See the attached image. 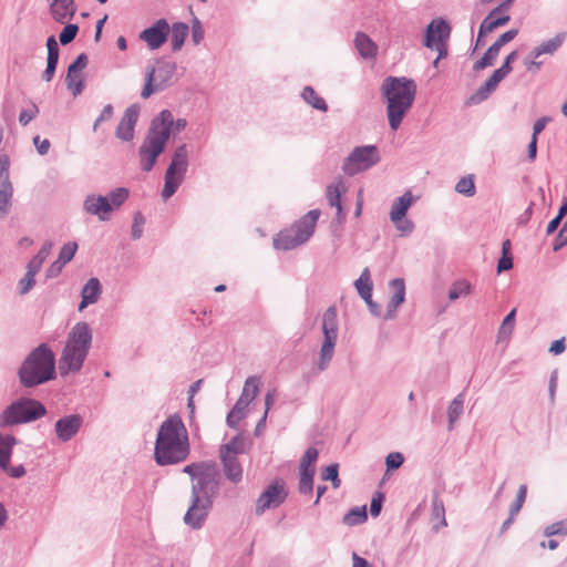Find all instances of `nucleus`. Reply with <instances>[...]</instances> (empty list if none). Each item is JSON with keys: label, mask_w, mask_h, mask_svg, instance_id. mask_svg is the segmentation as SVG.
<instances>
[{"label": "nucleus", "mask_w": 567, "mask_h": 567, "mask_svg": "<svg viewBox=\"0 0 567 567\" xmlns=\"http://www.w3.org/2000/svg\"><path fill=\"white\" fill-rule=\"evenodd\" d=\"M47 414L45 406L38 400L20 398L9 404L0 414V427L37 421Z\"/></svg>", "instance_id": "obj_6"}, {"label": "nucleus", "mask_w": 567, "mask_h": 567, "mask_svg": "<svg viewBox=\"0 0 567 567\" xmlns=\"http://www.w3.org/2000/svg\"><path fill=\"white\" fill-rule=\"evenodd\" d=\"M53 247V244L51 241H45L38 254L29 261L27 269H30L34 272H39L43 262L49 257L51 249Z\"/></svg>", "instance_id": "obj_36"}, {"label": "nucleus", "mask_w": 567, "mask_h": 567, "mask_svg": "<svg viewBox=\"0 0 567 567\" xmlns=\"http://www.w3.org/2000/svg\"><path fill=\"white\" fill-rule=\"evenodd\" d=\"M192 39L195 44H198L203 38H204V30L202 28V24L197 18L193 20V27H192Z\"/></svg>", "instance_id": "obj_63"}, {"label": "nucleus", "mask_w": 567, "mask_h": 567, "mask_svg": "<svg viewBox=\"0 0 567 567\" xmlns=\"http://www.w3.org/2000/svg\"><path fill=\"white\" fill-rule=\"evenodd\" d=\"M65 81L68 89L73 93V95H78L82 92L83 79L81 72H78L76 70L71 72V68H69Z\"/></svg>", "instance_id": "obj_41"}, {"label": "nucleus", "mask_w": 567, "mask_h": 567, "mask_svg": "<svg viewBox=\"0 0 567 567\" xmlns=\"http://www.w3.org/2000/svg\"><path fill=\"white\" fill-rule=\"evenodd\" d=\"M432 515L440 519L443 526H446L444 503L439 496L432 498Z\"/></svg>", "instance_id": "obj_54"}, {"label": "nucleus", "mask_w": 567, "mask_h": 567, "mask_svg": "<svg viewBox=\"0 0 567 567\" xmlns=\"http://www.w3.org/2000/svg\"><path fill=\"white\" fill-rule=\"evenodd\" d=\"M544 535L547 537H551L555 535H567V519L556 522L547 526L544 530Z\"/></svg>", "instance_id": "obj_57"}, {"label": "nucleus", "mask_w": 567, "mask_h": 567, "mask_svg": "<svg viewBox=\"0 0 567 567\" xmlns=\"http://www.w3.org/2000/svg\"><path fill=\"white\" fill-rule=\"evenodd\" d=\"M128 197V190L124 187L112 190L107 196H89L84 202V209L91 215H96L100 220H109L110 214L117 209Z\"/></svg>", "instance_id": "obj_8"}, {"label": "nucleus", "mask_w": 567, "mask_h": 567, "mask_svg": "<svg viewBox=\"0 0 567 567\" xmlns=\"http://www.w3.org/2000/svg\"><path fill=\"white\" fill-rule=\"evenodd\" d=\"M471 293V284L467 280H458L454 282L449 291V299L454 301L460 297Z\"/></svg>", "instance_id": "obj_44"}, {"label": "nucleus", "mask_w": 567, "mask_h": 567, "mask_svg": "<svg viewBox=\"0 0 567 567\" xmlns=\"http://www.w3.org/2000/svg\"><path fill=\"white\" fill-rule=\"evenodd\" d=\"M92 340L91 331L86 323H78L73 327L66 346L68 354H85Z\"/></svg>", "instance_id": "obj_15"}, {"label": "nucleus", "mask_w": 567, "mask_h": 567, "mask_svg": "<svg viewBox=\"0 0 567 567\" xmlns=\"http://www.w3.org/2000/svg\"><path fill=\"white\" fill-rule=\"evenodd\" d=\"M354 44L363 58H373L377 53V45L368 35L363 33H358L355 35Z\"/></svg>", "instance_id": "obj_31"}, {"label": "nucleus", "mask_w": 567, "mask_h": 567, "mask_svg": "<svg viewBox=\"0 0 567 567\" xmlns=\"http://www.w3.org/2000/svg\"><path fill=\"white\" fill-rule=\"evenodd\" d=\"M404 462V457L400 452H392L385 457V465L389 471L398 470Z\"/></svg>", "instance_id": "obj_60"}, {"label": "nucleus", "mask_w": 567, "mask_h": 567, "mask_svg": "<svg viewBox=\"0 0 567 567\" xmlns=\"http://www.w3.org/2000/svg\"><path fill=\"white\" fill-rule=\"evenodd\" d=\"M39 114V109L35 104L32 105L30 110H24L19 115V122L21 125L25 126L29 124L37 115Z\"/></svg>", "instance_id": "obj_62"}, {"label": "nucleus", "mask_w": 567, "mask_h": 567, "mask_svg": "<svg viewBox=\"0 0 567 567\" xmlns=\"http://www.w3.org/2000/svg\"><path fill=\"white\" fill-rule=\"evenodd\" d=\"M210 461L194 462L183 468V473L188 474L192 478V484L197 480L199 473L209 464Z\"/></svg>", "instance_id": "obj_52"}, {"label": "nucleus", "mask_w": 567, "mask_h": 567, "mask_svg": "<svg viewBox=\"0 0 567 567\" xmlns=\"http://www.w3.org/2000/svg\"><path fill=\"white\" fill-rule=\"evenodd\" d=\"M515 316L516 308L512 309V311L504 318L498 330L499 338H508L513 333L515 327Z\"/></svg>", "instance_id": "obj_47"}, {"label": "nucleus", "mask_w": 567, "mask_h": 567, "mask_svg": "<svg viewBox=\"0 0 567 567\" xmlns=\"http://www.w3.org/2000/svg\"><path fill=\"white\" fill-rule=\"evenodd\" d=\"M85 357H61L59 361V371L61 375H66L70 372L79 371Z\"/></svg>", "instance_id": "obj_35"}, {"label": "nucleus", "mask_w": 567, "mask_h": 567, "mask_svg": "<svg viewBox=\"0 0 567 567\" xmlns=\"http://www.w3.org/2000/svg\"><path fill=\"white\" fill-rule=\"evenodd\" d=\"M497 85L498 83H496V81L489 76L487 81L476 91L472 99L476 102L484 101L492 92L496 90Z\"/></svg>", "instance_id": "obj_48"}, {"label": "nucleus", "mask_w": 567, "mask_h": 567, "mask_svg": "<svg viewBox=\"0 0 567 567\" xmlns=\"http://www.w3.org/2000/svg\"><path fill=\"white\" fill-rule=\"evenodd\" d=\"M302 97L313 109L322 112H326L328 109L326 101L311 86H306L303 89Z\"/></svg>", "instance_id": "obj_38"}, {"label": "nucleus", "mask_w": 567, "mask_h": 567, "mask_svg": "<svg viewBox=\"0 0 567 567\" xmlns=\"http://www.w3.org/2000/svg\"><path fill=\"white\" fill-rule=\"evenodd\" d=\"M368 519L367 506H357L351 508L342 518V523L347 526H357L363 524Z\"/></svg>", "instance_id": "obj_34"}, {"label": "nucleus", "mask_w": 567, "mask_h": 567, "mask_svg": "<svg viewBox=\"0 0 567 567\" xmlns=\"http://www.w3.org/2000/svg\"><path fill=\"white\" fill-rule=\"evenodd\" d=\"M346 192L344 183L341 179L332 182L326 190L327 199L330 206L336 207L338 213H341L340 196Z\"/></svg>", "instance_id": "obj_29"}, {"label": "nucleus", "mask_w": 567, "mask_h": 567, "mask_svg": "<svg viewBox=\"0 0 567 567\" xmlns=\"http://www.w3.org/2000/svg\"><path fill=\"white\" fill-rule=\"evenodd\" d=\"M391 285L394 289V293L391 297L390 307L396 309L404 301L405 286L403 279H394Z\"/></svg>", "instance_id": "obj_42"}, {"label": "nucleus", "mask_w": 567, "mask_h": 567, "mask_svg": "<svg viewBox=\"0 0 567 567\" xmlns=\"http://www.w3.org/2000/svg\"><path fill=\"white\" fill-rule=\"evenodd\" d=\"M318 455H319V453H318L317 449H315V447L307 449V451L305 452V454L300 461L299 470H301V471L315 470L313 467H311V464L316 463Z\"/></svg>", "instance_id": "obj_53"}, {"label": "nucleus", "mask_w": 567, "mask_h": 567, "mask_svg": "<svg viewBox=\"0 0 567 567\" xmlns=\"http://www.w3.org/2000/svg\"><path fill=\"white\" fill-rule=\"evenodd\" d=\"M323 481H330L333 488H338L341 484L339 478V465L337 463L330 464L321 474Z\"/></svg>", "instance_id": "obj_49"}, {"label": "nucleus", "mask_w": 567, "mask_h": 567, "mask_svg": "<svg viewBox=\"0 0 567 567\" xmlns=\"http://www.w3.org/2000/svg\"><path fill=\"white\" fill-rule=\"evenodd\" d=\"M100 295H101V284H100L99 279L91 278L82 289V292H81L82 301L79 306V310L82 311L89 305L96 302Z\"/></svg>", "instance_id": "obj_23"}, {"label": "nucleus", "mask_w": 567, "mask_h": 567, "mask_svg": "<svg viewBox=\"0 0 567 567\" xmlns=\"http://www.w3.org/2000/svg\"><path fill=\"white\" fill-rule=\"evenodd\" d=\"M320 210L312 209L301 219L278 233L274 247L278 250H291L306 243L313 234Z\"/></svg>", "instance_id": "obj_5"}, {"label": "nucleus", "mask_w": 567, "mask_h": 567, "mask_svg": "<svg viewBox=\"0 0 567 567\" xmlns=\"http://www.w3.org/2000/svg\"><path fill=\"white\" fill-rule=\"evenodd\" d=\"M464 410V395L457 394L450 403L447 409L449 430H453L454 424L458 421Z\"/></svg>", "instance_id": "obj_30"}, {"label": "nucleus", "mask_w": 567, "mask_h": 567, "mask_svg": "<svg viewBox=\"0 0 567 567\" xmlns=\"http://www.w3.org/2000/svg\"><path fill=\"white\" fill-rule=\"evenodd\" d=\"M175 66L169 63H159L150 68L145 74V84L141 92L143 99H148L154 92L163 90L171 82Z\"/></svg>", "instance_id": "obj_11"}, {"label": "nucleus", "mask_w": 567, "mask_h": 567, "mask_svg": "<svg viewBox=\"0 0 567 567\" xmlns=\"http://www.w3.org/2000/svg\"><path fill=\"white\" fill-rule=\"evenodd\" d=\"M169 25L166 20H157L151 28L141 32L140 38L151 50L158 49L167 39Z\"/></svg>", "instance_id": "obj_17"}, {"label": "nucleus", "mask_w": 567, "mask_h": 567, "mask_svg": "<svg viewBox=\"0 0 567 567\" xmlns=\"http://www.w3.org/2000/svg\"><path fill=\"white\" fill-rule=\"evenodd\" d=\"M18 440L11 434L0 433V468L3 471L9 470L10 460L12 456L13 446Z\"/></svg>", "instance_id": "obj_24"}, {"label": "nucleus", "mask_w": 567, "mask_h": 567, "mask_svg": "<svg viewBox=\"0 0 567 567\" xmlns=\"http://www.w3.org/2000/svg\"><path fill=\"white\" fill-rule=\"evenodd\" d=\"M450 25L441 19L433 20L426 29L425 45L439 52L434 66L437 65L440 59L445 58L447 54L446 40L450 37Z\"/></svg>", "instance_id": "obj_12"}, {"label": "nucleus", "mask_w": 567, "mask_h": 567, "mask_svg": "<svg viewBox=\"0 0 567 567\" xmlns=\"http://www.w3.org/2000/svg\"><path fill=\"white\" fill-rule=\"evenodd\" d=\"M223 472L225 477L233 484H238L243 481V466L238 456L219 455Z\"/></svg>", "instance_id": "obj_20"}, {"label": "nucleus", "mask_w": 567, "mask_h": 567, "mask_svg": "<svg viewBox=\"0 0 567 567\" xmlns=\"http://www.w3.org/2000/svg\"><path fill=\"white\" fill-rule=\"evenodd\" d=\"M53 247V244L51 241H45L38 254L29 261L27 269H30L34 272H39L43 262L49 257L51 249Z\"/></svg>", "instance_id": "obj_37"}, {"label": "nucleus", "mask_w": 567, "mask_h": 567, "mask_svg": "<svg viewBox=\"0 0 567 567\" xmlns=\"http://www.w3.org/2000/svg\"><path fill=\"white\" fill-rule=\"evenodd\" d=\"M48 48V63L47 69L43 72V79L47 82H50L53 79L58 60H59V47L55 38L53 35L49 37L47 40Z\"/></svg>", "instance_id": "obj_22"}, {"label": "nucleus", "mask_w": 567, "mask_h": 567, "mask_svg": "<svg viewBox=\"0 0 567 567\" xmlns=\"http://www.w3.org/2000/svg\"><path fill=\"white\" fill-rule=\"evenodd\" d=\"M140 115V109L132 105L126 109L116 128V136L123 141H131L134 136V127Z\"/></svg>", "instance_id": "obj_19"}, {"label": "nucleus", "mask_w": 567, "mask_h": 567, "mask_svg": "<svg viewBox=\"0 0 567 567\" xmlns=\"http://www.w3.org/2000/svg\"><path fill=\"white\" fill-rule=\"evenodd\" d=\"M145 220L141 213H136L134 215L133 225H132V237L133 239H138L143 233V225Z\"/></svg>", "instance_id": "obj_61"}, {"label": "nucleus", "mask_w": 567, "mask_h": 567, "mask_svg": "<svg viewBox=\"0 0 567 567\" xmlns=\"http://www.w3.org/2000/svg\"><path fill=\"white\" fill-rule=\"evenodd\" d=\"M79 31V27L76 24H66L60 33V42L65 45L74 40Z\"/></svg>", "instance_id": "obj_55"}, {"label": "nucleus", "mask_w": 567, "mask_h": 567, "mask_svg": "<svg viewBox=\"0 0 567 567\" xmlns=\"http://www.w3.org/2000/svg\"><path fill=\"white\" fill-rule=\"evenodd\" d=\"M355 288H357L359 295L365 300V302L373 310V305H372V300H371L372 282H371V278H370V271L368 268L363 269L359 279L355 280Z\"/></svg>", "instance_id": "obj_27"}, {"label": "nucleus", "mask_w": 567, "mask_h": 567, "mask_svg": "<svg viewBox=\"0 0 567 567\" xmlns=\"http://www.w3.org/2000/svg\"><path fill=\"white\" fill-rule=\"evenodd\" d=\"M315 470H300L298 491L302 495H309L313 491Z\"/></svg>", "instance_id": "obj_40"}, {"label": "nucleus", "mask_w": 567, "mask_h": 567, "mask_svg": "<svg viewBox=\"0 0 567 567\" xmlns=\"http://www.w3.org/2000/svg\"><path fill=\"white\" fill-rule=\"evenodd\" d=\"M310 361L302 363V378L309 382L316 378L321 371L326 370L331 361L332 357H309Z\"/></svg>", "instance_id": "obj_21"}, {"label": "nucleus", "mask_w": 567, "mask_h": 567, "mask_svg": "<svg viewBox=\"0 0 567 567\" xmlns=\"http://www.w3.org/2000/svg\"><path fill=\"white\" fill-rule=\"evenodd\" d=\"M12 193L10 181L0 182V218L7 216L10 210Z\"/></svg>", "instance_id": "obj_32"}, {"label": "nucleus", "mask_w": 567, "mask_h": 567, "mask_svg": "<svg viewBox=\"0 0 567 567\" xmlns=\"http://www.w3.org/2000/svg\"><path fill=\"white\" fill-rule=\"evenodd\" d=\"M379 162V153L375 146L355 147L343 164V171L348 175L363 172Z\"/></svg>", "instance_id": "obj_10"}, {"label": "nucleus", "mask_w": 567, "mask_h": 567, "mask_svg": "<svg viewBox=\"0 0 567 567\" xmlns=\"http://www.w3.org/2000/svg\"><path fill=\"white\" fill-rule=\"evenodd\" d=\"M190 453L187 430L179 415H169L159 426L154 447V460L159 466L178 464Z\"/></svg>", "instance_id": "obj_2"}, {"label": "nucleus", "mask_w": 567, "mask_h": 567, "mask_svg": "<svg viewBox=\"0 0 567 567\" xmlns=\"http://www.w3.org/2000/svg\"><path fill=\"white\" fill-rule=\"evenodd\" d=\"M323 342L320 354H330L338 339V313L334 307H329L322 316Z\"/></svg>", "instance_id": "obj_14"}, {"label": "nucleus", "mask_w": 567, "mask_h": 567, "mask_svg": "<svg viewBox=\"0 0 567 567\" xmlns=\"http://www.w3.org/2000/svg\"><path fill=\"white\" fill-rule=\"evenodd\" d=\"M76 249H78L76 243L65 244L61 248L58 259L66 265L69 261H71L73 259V257L76 252Z\"/></svg>", "instance_id": "obj_56"}, {"label": "nucleus", "mask_w": 567, "mask_h": 567, "mask_svg": "<svg viewBox=\"0 0 567 567\" xmlns=\"http://www.w3.org/2000/svg\"><path fill=\"white\" fill-rule=\"evenodd\" d=\"M244 452V440L237 435L219 447V455L237 456Z\"/></svg>", "instance_id": "obj_39"}, {"label": "nucleus", "mask_w": 567, "mask_h": 567, "mask_svg": "<svg viewBox=\"0 0 567 567\" xmlns=\"http://www.w3.org/2000/svg\"><path fill=\"white\" fill-rule=\"evenodd\" d=\"M381 92L386 100L389 124L395 131L413 104L416 85L413 80L404 76H388L381 85Z\"/></svg>", "instance_id": "obj_3"}, {"label": "nucleus", "mask_w": 567, "mask_h": 567, "mask_svg": "<svg viewBox=\"0 0 567 567\" xmlns=\"http://www.w3.org/2000/svg\"><path fill=\"white\" fill-rule=\"evenodd\" d=\"M498 53H499V49L497 48V45L492 44L488 48V50L484 53L482 59L478 60L474 64V70L478 71V70H483L487 66H491L494 63V61L496 60Z\"/></svg>", "instance_id": "obj_45"}, {"label": "nucleus", "mask_w": 567, "mask_h": 567, "mask_svg": "<svg viewBox=\"0 0 567 567\" xmlns=\"http://www.w3.org/2000/svg\"><path fill=\"white\" fill-rule=\"evenodd\" d=\"M561 42L563 40L556 37L542 43L534 49L535 59H538L542 54H553L561 45Z\"/></svg>", "instance_id": "obj_46"}, {"label": "nucleus", "mask_w": 567, "mask_h": 567, "mask_svg": "<svg viewBox=\"0 0 567 567\" xmlns=\"http://www.w3.org/2000/svg\"><path fill=\"white\" fill-rule=\"evenodd\" d=\"M187 167V150L185 145L177 147L173 156L172 163L165 173V185L162 192L163 198L166 200L177 190Z\"/></svg>", "instance_id": "obj_9"}, {"label": "nucleus", "mask_w": 567, "mask_h": 567, "mask_svg": "<svg viewBox=\"0 0 567 567\" xmlns=\"http://www.w3.org/2000/svg\"><path fill=\"white\" fill-rule=\"evenodd\" d=\"M50 13L54 21L63 24L70 21L75 12L76 4L74 0H48Z\"/></svg>", "instance_id": "obj_18"}, {"label": "nucleus", "mask_w": 567, "mask_h": 567, "mask_svg": "<svg viewBox=\"0 0 567 567\" xmlns=\"http://www.w3.org/2000/svg\"><path fill=\"white\" fill-rule=\"evenodd\" d=\"M455 190L462 195H465V196H473L475 194V184H474V179L472 176H465V177H462L456 186H455Z\"/></svg>", "instance_id": "obj_50"}, {"label": "nucleus", "mask_w": 567, "mask_h": 567, "mask_svg": "<svg viewBox=\"0 0 567 567\" xmlns=\"http://www.w3.org/2000/svg\"><path fill=\"white\" fill-rule=\"evenodd\" d=\"M496 13L497 11L493 9L483 20L478 30L477 42H480L484 35L493 32L496 28L505 25L511 19L508 14H503L502 18H496Z\"/></svg>", "instance_id": "obj_25"}, {"label": "nucleus", "mask_w": 567, "mask_h": 567, "mask_svg": "<svg viewBox=\"0 0 567 567\" xmlns=\"http://www.w3.org/2000/svg\"><path fill=\"white\" fill-rule=\"evenodd\" d=\"M35 275H37V272H34V271H32L30 269H27L25 276L19 282V288H20V293L21 295H24L30 289H32V287L35 284V279H34Z\"/></svg>", "instance_id": "obj_58"}, {"label": "nucleus", "mask_w": 567, "mask_h": 567, "mask_svg": "<svg viewBox=\"0 0 567 567\" xmlns=\"http://www.w3.org/2000/svg\"><path fill=\"white\" fill-rule=\"evenodd\" d=\"M82 425L83 417L80 414H70L54 423V432L60 442L66 443L79 433Z\"/></svg>", "instance_id": "obj_16"}, {"label": "nucleus", "mask_w": 567, "mask_h": 567, "mask_svg": "<svg viewBox=\"0 0 567 567\" xmlns=\"http://www.w3.org/2000/svg\"><path fill=\"white\" fill-rule=\"evenodd\" d=\"M221 477L218 466L210 461L192 484L190 504L184 515V523L193 529H199L213 507L214 498L218 495Z\"/></svg>", "instance_id": "obj_1"}, {"label": "nucleus", "mask_w": 567, "mask_h": 567, "mask_svg": "<svg viewBox=\"0 0 567 567\" xmlns=\"http://www.w3.org/2000/svg\"><path fill=\"white\" fill-rule=\"evenodd\" d=\"M250 403L246 399L239 398L234 408L229 411L226 417V423L229 427L236 429L238 423L246 416V410Z\"/></svg>", "instance_id": "obj_28"}, {"label": "nucleus", "mask_w": 567, "mask_h": 567, "mask_svg": "<svg viewBox=\"0 0 567 567\" xmlns=\"http://www.w3.org/2000/svg\"><path fill=\"white\" fill-rule=\"evenodd\" d=\"M526 495H527V486L523 484L518 487L516 498L509 506V513L512 514V516H516L520 512V509L525 503Z\"/></svg>", "instance_id": "obj_51"}, {"label": "nucleus", "mask_w": 567, "mask_h": 567, "mask_svg": "<svg viewBox=\"0 0 567 567\" xmlns=\"http://www.w3.org/2000/svg\"><path fill=\"white\" fill-rule=\"evenodd\" d=\"M413 203V197L411 192L404 193L400 198H398L390 212V219L391 220H399L402 219V217H405L408 209L411 207Z\"/></svg>", "instance_id": "obj_26"}, {"label": "nucleus", "mask_w": 567, "mask_h": 567, "mask_svg": "<svg viewBox=\"0 0 567 567\" xmlns=\"http://www.w3.org/2000/svg\"><path fill=\"white\" fill-rule=\"evenodd\" d=\"M384 495L381 492H377L370 503V514L372 517H378L382 511V504Z\"/></svg>", "instance_id": "obj_59"}, {"label": "nucleus", "mask_w": 567, "mask_h": 567, "mask_svg": "<svg viewBox=\"0 0 567 567\" xmlns=\"http://www.w3.org/2000/svg\"><path fill=\"white\" fill-rule=\"evenodd\" d=\"M188 34V25L183 22L174 23L171 33V43L174 51L181 50Z\"/></svg>", "instance_id": "obj_33"}, {"label": "nucleus", "mask_w": 567, "mask_h": 567, "mask_svg": "<svg viewBox=\"0 0 567 567\" xmlns=\"http://www.w3.org/2000/svg\"><path fill=\"white\" fill-rule=\"evenodd\" d=\"M20 383L33 388L55 375V357H25L18 371Z\"/></svg>", "instance_id": "obj_7"}, {"label": "nucleus", "mask_w": 567, "mask_h": 567, "mask_svg": "<svg viewBox=\"0 0 567 567\" xmlns=\"http://www.w3.org/2000/svg\"><path fill=\"white\" fill-rule=\"evenodd\" d=\"M186 126L185 120L174 122L169 111H162L154 118L147 137L140 148L142 169L148 172L153 168L157 156L164 151L165 144L172 132H179Z\"/></svg>", "instance_id": "obj_4"}, {"label": "nucleus", "mask_w": 567, "mask_h": 567, "mask_svg": "<svg viewBox=\"0 0 567 567\" xmlns=\"http://www.w3.org/2000/svg\"><path fill=\"white\" fill-rule=\"evenodd\" d=\"M518 31L515 29L508 30L504 32L499 38L493 43L494 45H497V48L501 50V48L512 41L516 35Z\"/></svg>", "instance_id": "obj_64"}, {"label": "nucleus", "mask_w": 567, "mask_h": 567, "mask_svg": "<svg viewBox=\"0 0 567 567\" xmlns=\"http://www.w3.org/2000/svg\"><path fill=\"white\" fill-rule=\"evenodd\" d=\"M285 482L276 480L260 494L256 502V514H264L269 508H276L287 498Z\"/></svg>", "instance_id": "obj_13"}, {"label": "nucleus", "mask_w": 567, "mask_h": 567, "mask_svg": "<svg viewBox=\"0 0 567 567\" xmlns=\"http://www.w3.org/2000/svg\"><path fill=\"white\" fill-rule=\"evenodd\" d=\"M259 379L257 377H249L244 385L241 395L239 398L246 399V402L251 403L258 393Z\"/></svg>", "instance_id": "obj_43"}]
</instances>
